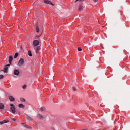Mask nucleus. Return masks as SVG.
I'll return each instance as SVG.
<instances>
[{
	"instance_id": "obj_12",
	"label": "nucleus",
	"mask_w": 130,
	"mask_h": 130,
	"mask_svg": "<svg viewBox=\"0 0 130 130\" xmlns=\"http://www.w3.org/2000/svg\"><path fill=\"white\" fill-rule=\"evenodd\" d=\"M21 125L24 127L27 128H29V127L27 125L23 123H21Z\"/></svg>"
},
{
	"instance_id": "obj_17",
	"label": "nucleus",
	"mask_w": 130,
	"mask_h": 130,
	"mask_svg": "<svg viewBox=\"0 0 130 130\" xmlns=\"http://www.w3.org/2000/svg\"><path fill=\"white\" fill-rule=\"evenodd\" d=\"M18 53H16L14 55V58H16L18 56Z\"/></svg>"
},
{
	"instance_id": "obj_30",
	"label": "nucleus",
	"mask_w": 130,
	"mask_h": 130,
	"mask_svg": "<svg viewBox=\"0 0 130 130\" xmlns=\"http://www.w3.org/2000/svg\"><path fill=\"white\" fill-rule=\"evenodd\" d=\"M80 1H83L84 0H79Z\"/></svg>"
},
{
	"instance_id": "obj_13",
	"label": "nucleus",
	"mask_w": 130,
	"mask_h": 130,
	"mask_svg": "<svg viewBox=\"0 0 130 130\" xmlns=\"http://www.w3.org/2000/svg\"><path fill=\"white\" fill-rule=\"evenodd\" d=\"M38 117L41 119H42L43 118V116L41 114H39L38 115Z\"/></svg>"
},
{
	"instance_id": "obj_31",
	"label": "nucleus",
	"mask_w": 130,
	"mask_h": 130,
	"mask_svg": "<svg viewBox=\"0 0 130 130\" xmlns=\"http://www.w3.org/2000/svg\"><path fill=\"white\" fill-rule=\"evenodd\" d=\"M20 48H22V46H21V47H20Z\"/></svg>"
},
{
	"instance_id": "obj_7",
	"label": "nucleus",
	"mask_w": 130,
	"mask_h": 130,
	"mask_svg": "<svg viewBox=\"0 0 130 130\" xmlns=\"http://www.w3.org/2000/svg\"><path fill=\"white\" fill-rule=\"evenodd\" d=\"M35 49L36 53H38L39 52V51L40 49V46H37L35 47Z\"/></svg>"
},
{
	"instance_id": "obj_21",
	"label": "nucleus",
	"mask_w": 130,
	"mask_h": 130,
	"mask_svg": "<svg viewBox=\"0 0 130 130\" xmlns=\"http://www.w3.org/2000/svg\"><path fill=\"white\" fill-rule=\"evenodd\" d=\"M4 77V76L2 75H0V78L2 79Z\"/></svg>"
},
{
	"instance_id": "obj_6",
	"label": "nucleus",
	"mask_w": 130,
	"mask_h": 130,
	"mask_svg": "<svg viewBox=\"0 0 130 130\" xmlns=\"http://www.w3.org/2000/svg\"><path fill=\"white\" fill-rule=\"evenodd\" d=\"M9 62L10 63V64H11V61L13 59V57L12 56H10L9 57Z\"/></svg>"
},
{
	"instance_id": "obj_16",
	"label": "nucleus",
	"mask_w": 130,
	"mask_h": 130,
	"mask_svg": "<svg viewBox=\"0 0 130 130\" xmlns=\"http://www.w3.org/2000/svg\"><path fill=\"white\" fill-rule=\"evenodd\" d=\"M28 55L30 56H32V54L31 51H28Z\"/></svg>"
},
{
	"instance_id": "obj_28",
	"label": "nucleus",
	"mask_w": 130,
	"mask_h": 130,
	"mask_svg": "<svg viewBox=\"0 0 130 130\" xmlns=\"http://www.w3.org/2000/svg\"><path fill=\"white\" fill-rule=\"evenodd\" d=\"M98 0H93V1L95 2H97Z\"/></svg>"
},
{
	"instance_id": "obj_5",
	"label": "nucleus",
	"mask_w": 130,
	"mask_h": 130,
	"mask_svg": "<svg viewBox=\"0 0 130 130\" xmlns=\"http://www.w3.org/2000/svg\"><path fill=\"white\" fill-rule=\"evenodd\" d=\"M44 2L46 4H51L52 5H54L50 1L47 0H44Z\"/></svg>"
},
{
	"instance_id": "obj_22",
	"label": "nucleus",
	"mask_w": 130,
	"mask_h": 130,
	"mask_svg": "<svg viewBox=\"0 0 130 130\" xmlns=\"http://www.w3.org/2000/svg\"><path fill=\"white\" fill-rule=\"evenodd\" d=\"M78 50L80 51H82V49L80 47H79L78 48Z\"/></svg>"
},
{
	"instance_id": "obj_4",
	"label": "nucleus",
	"mask_w": 130,
	"mask_h": 130,
	"mask_svg": "<svg viewBox=\"0 0 130 130\" xmlns=\"http://www.w3.org/2000/svg\"><path fill=\"white\" fill-rule=\"evenodd\" d=\"M14 74L15 75L18 76L20 74V71L18 70L15 69L14 71Z\"/></svg>"
},
{
	"instance_id": "obj_24",
	"label": "nucleus",
	"mask_w": 130,
	"mask_h": 130,
	"mask_svg": "<svg viewBox=\"0 0 130 130\" xmlns=\"http://www.w3.org/2000/svg\"><path fill=\"white\" fill-rule=\"evenodd\" d=\"M72 90L74 91L75 90V88L74 87H72Z\"/></svg>"
},
{
	"instance_id": "obj_23",
	"label": "nucleus",
	"mask_w": 130,
	"mask_h": 130,
	"mask_svg": "<svg viewBox=\"0 0 130 130\" xmlns=\"http://www.w3.org/2000/svg\"><path fill=\"white\" fill-rule=\"evenodd\" d=\"M26 86V85H24V86H23L22 88L23 89H24L25 88Z\"/></svg>"
},
{
	"instance_id": "obj_32",
	"label": "nucleus",
	"mask_w": 130,
	"mask_h": 130,
	"mask_svg": "<svg viewBox=\"0 0 130 130\" xmlns=\"http://www.w3.org/2000/svg\"><path fill=\"white\" fill-rule=\"evenodd\" d=\"M22 0H20V1H22Z\"/></svg>"
},
{
	"instance_id": "obj_20",
	"label": "nucleus",
	"mask_w": 130,
	"mask_h": 130,
	"mask_svg": "<svg viewBox=\"0 0 130 130\" xmlns=\"http://www.w3.org/2000/svg\"><path fill=\"white\" fill-rule=\"evenodd\" d=\"M83 6H81L79 7V9L80 11L83 9Z\"/></svg>"
},
{
	"instance_id": "obj_3",
	"label": "nucleus",
	"mask_w": 130,
	"mask_h": 130,
	"mask_svg": "<svg viewBox=\"0 0 130 130\" xmlns=\"http://www.w3.org/2000/svg\"><path fill=\"white\" fill-rule=\"evenodd\" d=\"M33 44L35 46H37L39 44V42L37 40H34L33 42Z\"/></svg>"
},
{
	"instance_id": "obj_25",
	"label": "nucleus",
	"mask_w": 130,
	"mask_h": 130,
	"mask_svg": "<svg viewBox=\"0 0 130 130\" xmlns=\"http://www.w3.org/2000/svg\"><path fill=\"white\" fill-rule=\"evenodd\" d=\"M8 64L7 65H6L5 66L6 67H7L8 66H10V64Z\"/></svg>"
},
{
	"instance_id": "obj_1",
	"label": "nucleus",
	"mask_w": 130,
	"mask_h": 130,
	"mask_svg": "<svg viewBox=\"0 0 130 130\" xmlns=\"http://www.w3.org/2000/svg\"><path fill=\"white\" fill-rule=\"evenodd\" d=\"M11 106L10 107V109L11 111L13 113H14L15 112V106L14 105L12 104H10Z\"/></svg>"
},
{
	"instance_id": "obj_10",
	"label": "nucleus",
	"mask_w": 130,
	"mask_h": 130,
	"mask_svg": "<svg viewBox=\"0 0 130 130\" xmlns=\"http://www.w3.org/2000/svg\"><path fill=\"white\" fill-rule=\"evenodd\" d=\"M9 99L11 101H13L15 100V99L11 96H9Z\"/></svg>"
},
{
	"instance_id": "obj_15",
	"label": "nucleus",
	"mask_w": 130,
	"mask_h": 130,
	"mask_svg": "<svg viewBox=\"0 0 130 130\" xmlns=\"http://www.w3.org/2000/svg\"><path fill=\"white\" fill-rule=\"evenodd\" d=\"M36 28V31L37 32H39V28L38 26H37Z\"/></svg>"
},
{
	"instance_id": "obj_11",
	"label": "nucleus",
	"mask_w": 130,
	"mask_h": 130,
	"mask_svg": "<svg viewBox=\"0 0 130 130\" xmlns=\"http://www.w3.org/2000/svg\"><path fill=\"white\" fill-rule=\"evenodd\" d=\"M4 104L2 103H0V109H2L4 108Z\"/></svg>"
},
{
	"instance_id": "obj_8",
	"label": "nucleus",
	"mask_w": 130,
	"mask_h": 130,
	"mask_svg": "<svg viewBox=\"0 0 130 130\" xmlns=\"http://www.w3.org/2000/svg\"><path fill=\"white\" fill-rule=\"evenodd\" d=\"M8 67L5 66V68H4V72L5 73H7L8 72Z\"/></svg>"
},
{
	"instance_id": "obj_18",
	"label": "nucleus",
	"mask_w": 130,
	"mask_h": 130,
	"mask_svg": "<svg viewBox=\"0 0 130 130\" xmlns=\"http://www.w3.org/2000/svg\"><path fill=\"white\" fill-rule=\"evenodd\" d=\"M19 106L20 107H22L23 108L24 107V105L22 104H20L19 105Z\"/></svg>"
},
{
	"instance_id": "obj_29",
	"label": "nucleus",
	"mask_w": 130,
	"mask_h": 130,
	"mask_svg": "<svg viewBox=\"0 0 130 130\" xmlns=\"http://www.w3.org/2000/svg\"><path fill=\"white\" fill-rule=\"evenodd\" d=\"M79 0H76V1H75V3H76V2L77 1H78Z\"/></svg>"
},
{
	"instance_id": "obj_9",
	"label": "nucleus",
	"mask_w": 130,
	"mask_h": 130,
	"mask_svg": "<svg viewBox=\"0 0 130 130\" xmlns=\"http://www.w3.org/2000/svg\"><path fill=\"white\" fill-rule=\"evenodd\" d=\"M9 121L8 120H7V121L6 120H4L2 121H1L0 122V124L1 125H2L4 124V123H5L8 122Z\"/></svg>"
},
{
	"instance_id": "obj_27",
	"label": "nucleus",
	"mask_w": 130,
	"mask_h": 130,
	"mask_svg": "<svg viewBox=\"0 0 130 130\" xmlns=\"http://www.w3.org/2000/svg\"><path fill=\"white\" fill-rule=\"evenodd\" d=\"M41 33L39 35H37L36 36H35V37H37V38H38V37H39L41 35Z\"/></svg>"
},
{
	"instance_id": "obj_2",
	"label": "nucleus",
	"mask_w": 130,
	"mask_h": 130,
	"mask_svg": "<svg viewBox=\"0 0 130 130\" xmlns=\"http://www.w3.org/2000/svg\"><path fill=\"white\" fill-rule=\"evenodd\" d=\"M24 63V60L23 58H21L19 60L18 65L19 66H20L23 65Z\"/></svg>"
},
{
	"instance_id": "obj_19",
	"label": "nucleus",
	"mask_w": 130,
	"mask_h": 130,
	"mask_svg": "<svg viewBox=\"0 0 130 130\" xmlns=\"http://www.w3.org/2000/svg\"><path fill=\"white\" fill-rule=\"evenodd\" d=\"M20 100L22 102H24L25 101V100L23 98H20Z\"/></svg>"
},
{
	"instance_id": "obj_14",
	"label": "nucleus",
	"mask_w": 130,
	"mask_h": 130,
	"mask_svg": "<svg viewBox=\"0 0 130 130\" xmlns=\"http://www.w3.org/2000/svg\"><path fill=\"white\" fill-rule=\"evenodd\" d=\"M45 110V108L44 107H42L40 108V110L41 111H43Z\"/></svg>"
},
{
	"instance_id": "obj_26",
	"label": "nucleus",
	"mask_w": 130,
	"mask_h": 130,
	"mask_svg": "<svg viewBox=\"0 0 130 130\" xmlns=\"http://www.w3.org/2000/svg\"><path fill=\"white\" fill-rule=\"evenodd\" d=\"M13 121H15L16 120L14 119V118H10Z\"/></svg>"
}]
</instances>
